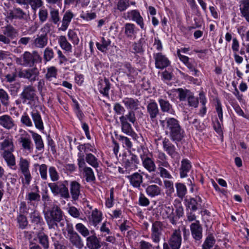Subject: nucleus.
<instances>
[{
    "label": "nucleus",
    "instance_id": "obj_54",
    "mask_svg": "<svg viewBox=\"0 0 249 249\" xmlns=\"http://www.w3.org/2000/svg\"><path fill=\"white\" fill-rule=\"evenodd\" d=\"M39 243L43 246L44 249H47L49 247L48 239L46 235L43 232H40L38 234Z\"/></svg>",
    "mask_w": 249,
    "mask_h": 249
},
{
    "label": "nucleus",
    "instance_id": "obj_30",
    "mask_svg": "<svg viewBox=\"0 0 249 249\" xmlns=\"http://www.w3.org/2000/svg\"><path fill=\"white\" fill-rule=\"evenodd\" d=\"M191 164L189 160L186 159L183 160L181 161V166L180 169V176L181 178H184L187 176L189 172Z\"/></svg>",
    "mask_w": 249,
    "mask_h": 249
},
{
    "label": "nucleus",
    "instance_id": "obj_12",
    "mask_svg": "<svg viewBox=\"0 0 249 249\" xmlns=\"http://www.w3.org/2000/svg\"><path fill=\"white\" fill-rule=\"evenodd\" d=\"M0 126L7 130L16 129L17 127L15 121L7 114L0 116Z\"/></svg>",
    "mask_w": 249,
    "mask_h": 249
},
{
    "label": "nucleus",
    "instance_id": "obj_61",
    "mask_svg": "<svg viewBox=\"0 0 249 249\" xmlns=\"http://www.w3.org/2000/svg\"><path fill=\"white\" fill-rule=\"evenodd\" d=\"M49 173L51 180L55 181L59 179V174L55 167L51 166L49 169Z\"/></svg>",
    "mask_w": 249,
    "mask_h": 249
},
{
    "label": "nucleus",
    "instance_id": "obj_21",
    "mask_svg": "<svg viewBox=\"0 0 249 249\" xmlns=\"http://www.w3.org/2000/svg\"><path fill=\"white\" fill-rule=\"evenodd\" d=\"M73 17L74 14L70 10L66 11L63 16L62 25L59 30L65 31L67 29Z\"/></svg>",
    "mask_w": 249,
    "mask_h": 249
},
{
    "label": "nucleus",
    "instance_id": "obj_58",
    "mask_svg": "<svg viewBox=\"0 0 249 249\" xmlns=\"http://www.w3.org/2000/svg\"><path fill=\"white\" fill-rule=\"evenodd\" d=\"M17 221L19 228L24 229L28 225L26 217L22 214L19 215L17 217Z\"/></svg>",
    "mask_w": 249,
    "mask_h": 249
},
{
    "label": "nucleus",
    "instance_id": "obj_43",
    "mask_svg": "<svg viewBox=\"0 0 249 249\" xmlns=\"http://www.w3.org/2000/svg\"><path fill=\"white\" fill-rule=\"evenodd\" d=\"M147 110L151 118H155L159 113L157 104L155 102H150L147 106Z\"/></svg>",
    "mask_w": 249,
    "mask_h": 249
},
{
    "label": "nucleus",
    "instance_id": "obj_32",
    "mask_svg": "<svg viewBox=\"0 0 249 249\" xmlns=\"http://www.w3.org/2000/svg\"><path fill=\"white\" fill-rule=\"evenodd\" d=\"M48 43V38L46 35L37 36L35 39L34 44L36 47L39 48H44Z\"/></svg>",
    "mask_w": 249,
    "mask_h": 249
},
{
    "label": "nucleus",
    "instance_id": "obj_63",
    "mask_svg": "<svg viewBox=\"0 0 249 249\" xmlns=\"http://www.w3.org/2000/svg\"><path fill=\"white\" fill-rule=\"evenodd\" d=\"M187 102L188 105L190 107H197L198 104V101L197 98H196L194 94L192 93L190 96L188 98Z\"/></svg>",
    "mask_w": 249,
    "mask_h": 249
},
{
    "label": "nucleus",
    "instance_id": "obj_33",
    "mask_svg": "<svg viewBox=\"0 0 249 249\" xmlns=\"http://www.w3.org/2000/svg\"><path fill=\"white\" fill-rule=\"evenodd\" d=\"M156 162L159 167L169 168L170 165L167 161V156L163 152H159L157 156Z\"/></svg>",
    "mask_w": 249,
    "mask_h": 249
},
{
    "label": "nucleus",
    "instance_id": "obj_50",
    "mask_svg": "<svg viewBox=\"0 0 249 249\" xmlns=\"http://www.w3.org/2000/svg\"><path fill=\"white\" fill-rule=\"evenodd\" d=\"M75 229L84 237H87L89 234V230L82 223L77 224Z\"/></svg>",
    "mask_w": 249,
    "mask_h": 249
},
{
    "label": "nucleus",
    "instance_id": "obj_37",
    "mask_svg": "<svg viewBox=\"0 0 249 249\" xmlns=\"http://www.w3.org/2000/svg\"><path fill=\"white\" fill-rule=\"evenodd\" d=\"M174 209L170 207H166L163 212L164 218H168L170 222L175 224L177 221V217L173 214Z\"/></svg>",
    "mask_w": 249,
    "mask_h": 249
},
{
    "label": "nucleus",
    "instance_id": "obj_42",
    "mask_svg": "<svg viewBox=\"0 0 249 249\" xmlns=\"http://www.w3.org/2000/svg\"><path fill=\"white\" fill-rule=\"evenodd\" d=\"M78 149L79 151V153H82L84 155L82 152L87 154L88 152H92L96 153L97 152L96 149L93 145L90 143H85L84 144L80 145L78 146Z\"/></svg>",
    "mask_w": 249,
    "mask_h": 249
},
{
    "label": "nucleus",
    "instance_id": "obj_25",
    "mask_svg": "<svg viewBox=\"0 0 249 249\" xmlns=\"http://www.w3.org/2000/svg\"><path fill=\"white\" fill-rule=\"evenodd\" d=\"M31 116L36 128L40 131H43L44 127L40 115L37 111H32Z\"/></svg>",
    "mask_w": 249,
    "mask_h": 249
},
{
    "label": "nucleus",
    "instance_id": "obj_15",
    "mask_svg": "<svg viewBox=\"0 0 249 249\" xmlns=\"http://www.w3.org/2000/svg\"><path fill=\"white\" fill-rule=\"evenodd\" d=\"M88 218L89 224L96 227L103 219L102 213L97 209H95L92 211L91 214L89 215Z\"/></svg>",
    "mask_w": 249,
    "mask_h": 249
},
{
    "label": "nucleus",
    "instance_id": "obj_11",
    "mask_svg": "<svg viewBox=\"0 0 249 249\" xmlns=\"http://www.w3.org/2000/svg\"><path fill=\"white\" fill-rule=\"evenodd\" d=\"M178 57L179 60L192 72V74L195 76H198L199 71L196 68V63L192 58L180 54L178 53Z\"/></svg>",
    "mask_w": 249,
    "mask_h": 249
},
{
    "label": "nucleus",
    "instance_id": "obj_57",
    "mask_svg": "<svg viewBox=\"0 0 249 249\" xmlns=\"http://www.w3.org/2000/svg\"><path fill=\"white\" fill-rule=\"evenodd\" d=\"M36 166L39 167V171L41 178L43 179L47 178V166L45 164L39 165L38 164L35 165Z\"/></svg>",
    "mask_w": 249,
    "mask_h": 249
},
{
    "label": "nucleus",
    "instance_id": "obj_41",
    "mask_svg": "<svg viewBox=\"0 0 249 249\" xmlns=\"http://www.w3.org/2000/svg\"><path fill=\"white\" fill-rule=\"evenodd\" d=\"M58 41L62 49L67 52H71L72 46L67 41L65 36H59L58 39Z\"/></svg>",
    "mask_w": 249,
    "mask_h": 249
},
{
    "label": "nucleus",
    "instance_id": "obj_22",
    "mask_svg": "<svg viewBox=\"0 0 249 249\" xmlns=\"http://www.w3.org/2000/svg\"><path fill=\"white\" fill-rule=\"evenodd\" d=\"M19 142L25 150L31 151L32 141L30 135L26 131H24L21 134Z\"/></svg>",
    "mask_w": 249,
    "mask_h": 249
},
{
    "label": "nucleus",
    "instance_id": "obj_55",
    "mask_svg": "<svg viewBox=\"0 0 249 249\" xmlns=\"http://www.w3.org/2000/svg\"><path fill=\"white\" fill-rule=\"evenodd\" d=\"M215 243V240L213 237H207L202 245V249H211Z\"/></svg>",
    "mask_w": 249,
    "mask_h": 249
},
{
    "label": "nucleus",
    "instance_id": "obj_4",
    "mask_svg": "<svg viewBox=\"0 0 249 249\" xmlns=\"http://www.w3.org/2000/svg\"><path fill=\"white\" fill-rule=\"evenodd\" d=\"M78 165L80 170L85 173L86 179L87 182L92 181L95 179L93 170L89 167L86 166L85 161L84 155L82 153H78Z\"/></svg>",
    "mask_w": 249,
    "mask_h": 249
},
{
    "label": "nucleus",
    "instance_id": "obj_47",
    "mask_svg": "<svg viewBox=\"0 0 249 249\" xmlns=\"http://www.w3.org/2000/svg\"><path fill=\"white\" fill-rule=\"evenodd\" d=\"M176 188L177 196L180 198H183L187 192L185 185L181 183H177L176 184Z\"/></svg>",
    "mask_w": 249,
    "mask_h": 249
},
{
    "label": "nucleus",
    "instance_id": "obj_8",
    "mask_svg": "<svg viewBox=\"0 0 249 249\" xmlns=\"http://www.w3.org/2000/svg\"><path fill=\"white\" fill-rule=\"evenodd\" d=\"M163 229V224L160 221H155L152 224L151 238L153 242L155 243L160 242Z\"/></svg>",
    "mask_w": 249,
    "mask_h": 249
},
{
    "label": "nucleus",
    "instance_id": "obj_31",
    "mask_svg": "<svg viewBox=\"0 0 249 249\" xmlns=\"http://www.w3.org/2000/svg\"><path fill=\"white\" fill-rule=\"evenodd\" d=\"M85 158V161H86L89 165L91 166L94 168H97L99 167L100 161L93 154L91 153H87L86 154Z\"/></svg>",
    "mask_w": 249,
    "mask_h": 249
},
{
    "label": "nucleus",
    "instance_id": "obj_36",
    "mask_svg": "<svg viewBox=\"0 0 249 249\" xmlns=\"http://www.w3.org/2000/svg\"><path fill=\"white\" fill-rule=\"evenodd\" d=\"M80 185L76 181H72L71 183L70 191L72 198L77 200L80 195Z\"/></svg>",
    "mask_w": 249,
    "mask_h": 249
},
{
    "label": "nucleus",
    "instance_id": "obj_60",
    "mask_svg": "<svg viewBox=\"0 0 249 249\" xmlns=\"http://www.w3.org/2000/svg\"><path fill=\"white\" fill-rule=\"evenodd\" d=\"M59 195H60L62 197L65 199H67L70 197L68 189L64 184H60Z\"/></svg>",
    "mask_w": 249,
    "mask_h": 249
},
{
    "label": "nucleus",
    "instance_id": "obj_1",
    "mask_svg": "<svg viewBox=\"0 0 249 249\" xmlns=\"http://www.w3.org/2000/svg\"><path fill=\"white\" fill-rule=\"evenodd\" d=\"M160 123L164 128L169 131L171 139L173 141L179 142L184 137V131L177 119L168 117L165 120L160 121Z\"/></svg>",
    "mask_w": 249,
    "mask_h": 249
},
{
    "label": "nucleus",
    "instance_id": "obj_13",
    "mask_svg": "<svg viewBox=\"0 0 249 249\" xmlns=\"http://www.w3.org/2000/svg\"><path fill=\"white\" fill-rule=\"evenodd\" d=\"M154 58L155 60V66L157 69H163L170 64L168 59L161 53L154 54Z\"/></svg>",
    "mask_w": 249,
    "mask_h": 249
},
{
    "label": "nucleus",
    "instance_id": "obj_28",
    "mask_svg": "<svg viewBox=\"0 0 249 249\" xmlns=\"http://www.w3.org/2000/svg\"><path fill=\"white\" fill-rule=\"evenodd\" d=\"M145 192L149 196L154 197L160 194L161 189L156 185H150L146 187Z\"/></svg>",
    "mask_w": 249,
    "mask_h": 249
},
{
    "label": "nucleus",
    "instance_id": "obj_6",
    "mask_svg": "<svg viewBox=\"0 0 249 249\" xmlns=\"http://www.w3.org/2000/svg\"><path fill=\"white\" fill-rule=\"evenodd\" d=\"M124 18L126 19L132 20L135 22L141 29L145 30L144 26V19L138 10L134 9L128 11L124 14Z\"/></svg>",
    "mask_w": 249,
    "mask_h": 249
},
{
    "label": "nucleus",
    "instance_id": "obj_5",
    "mask_svg": "<svg viewBox=\"0 0 249 249\" xmlns=\"http://www.w3.org/2000/svg\"><path fill=\"white\" fill-rule=\"evenodd\" d=\"M139 153L142 165L144 168L149 172H154L156 168V165L153 160L147 156V154L148 153V150L144 148H142V149L139 150Z\"/></svg>",
    "mask_w": 249,
    "mask_h": 249
},
{
    "label": "nucleus",
    "instance_id": "obj_51",
    "mask_svg": "<svg viewBox=\"0 0 249 249\" xmlns=\"http://www.w3.org/2000/svg\"><path fill=\"white\" fill-rule=\"evenodd\" d=\"M122 118H124V121H129L130 122L134 124L136 121V118L135 116V114L134 112L132 110H130L128 111V113L125 115H122L120 117V121L122 120Z\"/></svg>",
    "mask_w": 249,
    "mask_h": 249
},
{
    "label": "nucleus",
    "instance_id": "obj_19",
    "mask_svg": "<svg viewBox=\"0 0 249 249\" xmlns=\"http://www.w3.org/2000/svg\"><path fill=\"white\" fill-rule=\"evenodd\" d=\"M130 184L135 188H139L143 181V177L142 174L137 172L127 176Z\"/></svg>",
    "mask_w": 249,
    "mask_h": 249
},
{
    "label": "nucleus",
    "instance_id": "obj_59",
    "mask_svg": "<svg viewBox=\"0 0 249 249\" xmlns=\"http://www.w3.org/2000/svg\"><path fill=\"white\" fill-rule=\"evenodd\" d=\"M11 17L13 18H23L25 13L20 8H16L10 13Z\"/></svg>",
    "mask_w": 249,
    "mask_h": 249
},
{
    "label": "nucleus",
    "instance_id": "obj_14",
    "mask_svg": "<svg viewBox=\"0 0 249 249\" xmlns=\"http://www.w3.org/2000/svg\"><path fill=\"white\" fill-rule=\"evenodd\" d=\"M36 96L35 90L31 86H27L24 89L21 94V98L23 100V103H30L34 101Z\"/></svg>",
    "mask_w": 249,
    "mask_h": 249
},
{
    "label": "nucleus",
    "instance_id": "obj_35",
    "mask_svg": "<svg viewBox=\"0 0 249 249\" xmlns=\"http://www.w3.org/2000/svg\"><path fill=\"white\" fill-rule=\"evenodd\" d=\"M124 34L128 37H132L135 36L137 33V29L136 26L131 23H127L125 24Z\"/></svg>",
    "mask_w": 249,
    "mask_h": 249
},
{
    "label": "nucleus",
    "instance_id": "obj_2",
    "mask_svg": "<svg viewBox=\"0 0 249 249\" xmlns=\"http://www.w3.org/2000/svg\"><path fill=\"white\" fill-rule=\"evenodd\" d=\"M0 150L1 155L6 162L7 166L13 170H16L15 157L13 154L14 146L12 137H7L1 142Z\"/></svg>",
    "mask_w": 249,
    "mask_h": 249
},
{
    "label": "nucleus",
    "instance_id": "obj_34",
    "mask_svg": "<svg viewBox=\"0 0 249 249\" xmlns=\"http://www.w3.org/2000/svg\"><path fill=\"white\" fill-rule=\"evenodd\" d=\"M240 10L242 16L249 22V0H243L242 1Z\"/></svg>",
    "mask_w": 249,
    "mask_h": 249
},
{
    "label": "nucleus",
    "instance_id": "obj_38",
    "mask_svg": "<svg viewBox=\"0 0 249 249\" xmlns=\"http://www.w3.org/2000/svg\"><path fill=\"white\" fill-rule=\"evenodd\" d=\"M115 9L120 12L125 11L130 6L129 0H115Z\"/></svg>",
    "mask_w": 249,
    "mask_h": 249
},
{
    "label": "nucleus",
    "instance_id": "obj_20",
    "mask_svg": "<svg viewBox=\"0 0 249 249\" xmlns=\"http://www.w3.org/2000/svg\"><path fill=\"white\" fill-rule=\"evenodd\" d=\"M122 103L126 108L132 111L137 110L140 106L138 100L132 98L125 97L123 99Z\"/></svg>",
    "mask_w": 249,
    "mask_h": 249
},
{
    "label": "nucleus",
    "instance_id": "obj_29",
    "mask_svg": "<svg viewBox=\"0 0 249 249\" xmlns=\"http://www.w3.org/2000/svg\"><path fill=\"white\" fill-rule=\"evenodd\" d=\"M32 134V138L34 141L36 149L38 151H41L44 149V143L41 136L33 131H29Z\"/></svg>",
    "mask_w": 249,
    "mask_h": 249
},
{
    "label": "nucleus",
    "instance_id": "obj_56",
    "mask_svg": "<svg viewBox=\"0 0 249 249\" xmlns=\"http://www.w3.org/2000/svg\"><path fill=\"white\" fill-rule=\"evenodd\" d=\"M69 40L74 44H78L79 41V38L74 30H69L68 33Z\"/></svg>",
    "mask_w": 249,
    "mask_h": 249
},
{
    "label": "nucleus",
    "instance_id": "obj_52",
    "mask_svg": "<svg viewBox=\"0 0 249 249\" xmlns=\"http://www.w3.org/2000/svg\"><path fill=\"white\" fill-rule=\"evenodd\" d=\"M192 92L188 90L178 89V97L181 101H187Z\"/></svg>",
    "mask_w": 249,
    "mask_h": 249
},
{
    "label": "nucleus",
    "instance_id": "obj_7",
    "mask_svg": "<svg viewBox=\"0 0 249 249\" xmlns=\"http://www.w3.org/2000/svg\"><path fill=\"white\" fill-rule=\"evenodd\" d=\"M20 170L24 177L22 182L29 185L31 182L32 177L29 170L30 161L27 159L21 158L19 162Z\"/></svg>",
    "mask_w": 249,
    "mask_h": 249
},
{
    "label": "nucleus",
    "instance_id": "obj_46",
    "mask_svg": "<svg viewBox=\"0 0 249 249\" xmlns=\"http://www.w3.org/2000/svg\"><path fill=\"white\" fill-rule=\"evenodd\" d=\"M97 16L95 12L89 11L82 12L80 17L86 21H89L96 18Z\"/></svg>",
    "mask_w": 249,
    "mask_h": 249
},
{
    "label": "nucleus",
    "instance_id": "obj_48",
    "mask_svg": "<svg viewBox=\"0 0 249 249\" xmlns=\"http://www.w3.org/2000/svg\"><path fill=\"white\" fill-rule=\"evenodd\" d=\"M0 101L1 104L5 107L9 105V96L4 89H0Z\"/></svg>",
    "mask_w": 249,
    "mask_h": 249
},
{
    "label": "nucleus",
    "instance_id": "obj_45",
    "mask_svg": "<svg viewBox=\"0 0 249 249\" xmlns=\"http://www.w3.org/2000/svg\"><path fill=\"white\" fill-rule=\"evenodd\" d=\"M57 74V69L54 66L48 67L45 74L46 78L51 81L53 78H56Z\"/></svg>",
    "mask_w": 249,
    "mask_h": 249
},
{
    "label": "nucleus",
    "instance_id": "obj_18",
    "mask_svg": "<svg viewBox=\"0 0 249 249\" xmlns=\"http://www.w3.org/2000/svg\"><path fill=\"white\" fill-rule=\"evenodd\" d=\"M35 62V58L32 54L28 52H25L22 56L17 59V62L24 66H31Z\"/></svg>",
    "mask_w": 249,
    "mask_h": 249
},
{
    "label": "nucleus",
    "instance_id": "obj_27",
    "mask_svg": "<svg viewBox=\"0 0 249 249\" xmlns=\"http://www.w3.org/2000/svg\"><path fill=\"white\" fill-rule=\"evenodd\" d=\"M138 163V160L136 156L132 155L130 159H128L125 161V168L128 171L135 170L137 168V164Z\"/></svg>",
    "mask_w": 249,
    "mask_h": 249
},
{
    "label": "nucleus",
    "instance_id": "obj_64",
    "mask_svg": "<svg viewBox=\"0 0 249 249\" xmlns=\"http://www.w3.org/2000/svg\"><path fill=\"white\" fill-rule=\"evenodd\" d=\"M114 189L111 188L110 190V196L107 198L106 200V206L108 208H110L113 206L114 204Z\"/></svg>",
    "mask_w": 249,
    "mask_h": 249
},
{
    "label": "nucleus",
    "instance_id": "obj_16",
    "mask_svg": "<svg viewBox=\"0 0 249 249\" xmlns=\"http://www.w3.org/2000/svg\"><path fill=\"white\" fill-rule=\"evenodd\" d=\"M124 120V118H122V120L120 121L122 132L131 136L134 140H137L138 138V135L133 130L131 125Z\"/></svg>",
    "mask_w": 249,
    "mask_h": 249
},
{
    "label": "nucleus",
    "instance_id": "obj_24",
    "mask_svg": "<svg viewBox=\"0 0 249 249\" xmlns=\"http://www.w3.org/2000/svg\"><path fill=\"white\" fill-rule=\"evenodd\" d=\"M38 74L39 72L36 69L23 70L20 73L21 77L27 78L31 81H35Z\"/></svg>",
    "mask_w": 249,
    "mask_h": 249
},
{
    "label": "nucleus",
    "instance_id": "obj_53",
    "mask_svg": "<svg viewBox=\"0 0 249 249\" xmlns=\"http://www.w3.org/2000/svg\"><path fill=\"white\" fill-rule=\"evenodd\" d=\"M119 140L122 142L123 146L125 148L129 149L132 148L133 144L128 138L124 136H119Z\"/></svg>",
    "mask_w": 249,
    "mask_h": 249
},
{
    "label": "nucleus",
    "instance_id": "obj_17",
    "mask_svg": "<svg viewBox=\"0 0 249 249\" xmlns=\"http://www.w3.org/2000/svg\"><path fill=\"white\" fill-rule=\"evenodd\" d=\"M190 230L193 237L196 240H200L202 237V228L199 221H196L190 225Z\"/></svg>",
    "mask_w": 249,
    "mask_h": 249
},
{
    "label": "nucleus",
    "instance_id": "obj_44",
    "mask_svg": "<svg viewBox=\"0 0 249 249\" xmlns=\"http://www.w3.org/2000/svg\"><path fill=\"white\" fill-rule=\"evenodd\" d=\"M121 70L124 73H126L128 76H134L137 73L133 68L131 67L130 64H124L121 67Z\"/></svg>",
    "mask_w": 249,
    "mask_h": 249
},
{
    "label": "nucleus",
    "instance_id": "obj_9",
    "mask_svg": "<svg viewBox=\"0 0 249 249\" xmlns=\"http://www.w3.org/2000/svg\"><path fill=\"white\" fill-rule=\"evenodd\" d=\"M182 243L181 232L179 229L173 231L168 240V244L172 249H180Z\"/></svg>",
    "mask_w": 249,
    "mask_h": 249
},
{
    "label": "nucleus",
    "instance_id": "obj_39",
    "mask_svg": "<svg viewBox=\"0 0 249 249\" xmlns=\"http://www.w3.org/2000/svg\"><path fill=\"white\" fill-rule=\"evenodd\" d=\"M110 39L102 37L100 42L96 43L97 49L103 53L106 52L108 46L110 45Z\"/></svg>",
    "mask_w": 249,
    "mask_h": 249
},
{
    "label": "nucleus",
    "instance_id": "obj_49",
    "mask_svg": "<svg viewBox=\"0 0 249 249\" xmlns=\"http://www.w3.org/2000/svg\"><path fill=\"white\" fill-rule=\"evenodd\" d=\"M52 239L53 241L55 249H64V247L59 242L61 239L60 234L55 232L54 234L52 235Z\"/></svg>",
    "mask_w": 249,
    "mask_h": 249
},
{
    "label": "nucleus",
    "instance_id": "obj_26",
    "mask_svg": "<svg viewBox=\"0 0 249 249\" xmlns=\"http://www.w3.org/2000/svg\"><path fill=\"white\" fill-rule=\"evenodd\" d=\"M86 245L89 249H99L101 247L100 241L95 235L87 237Z\"/></svg>",
    "mask_w": 249,
    "mask_h": 249
},
{
    "label": "nucleus",
    "instance_id": "obj_23",
    "mask_svg": "<svg viewBox=\"0 0 249 249\" xmlns=\"http://www.w3.org/2000/svg\"><path fill=\"white\" fill-rule=\"evenodd\" d=\"M201 200L200 197H197L196 198H190L185 200V205L187 208L196 211L198 209L201 205Z\"/></svg>",
    "mask_w": 249,
    "mask_h": 249
},
{
    "label": "nucleus",
    "instance_id": "obj_40",
    "mask_svg": "<svg viewBox=\"0 0 249 249\" xmlns=\"http://www.w3.org/2000/svg\"><path fill=\"white\" fill-rule=\"evenodd\" d=\"M159 102L162 111L167 112L171 114H174L175 111L172 108V106L168 101L163 99H160Z\"/></svg>",
    "mask_w": 249,
    "mask_h": 249
},
{
    "label": "nucleus",
    "instance_id": "obj_10",
    "mask_svg": "<svg viewBox=\"0 0 249 249\" xmlns=\"http://www.w3.org/2000/svg\"><path fill=\"white\" fill-rule=\"evenodd\" d=\"M68 233L71 242L73 246L78 249H81L83 246V244L80 236L73 231L72 225L67 224Z\"/></svg>",
    "mask_w": 249,
    "mask_h": 249
},
{
    "label": "nucleus",
    "instance_id": "obj_3",
    "mask_svg": "<svg viewBox=\"0 0 249 249\" xmlns=\"http://www.w3.org/2000/svg\"><path fill=\"white\" fill-rule=\"evenodd\" d=\"M45 218L50 229H54L57 226V223L62 218V212L57 206H53L52 209L46 212Z\"/></svg>",
    "mask_w": 249,
    "mask_h": 249
},
{
    "label": "nucleus",
    "instance_id": "obj_62",
    "mask_svg": "<svg viewBox=\"0 0 249 249\" xmlns=\"http://www.w3.org/2000/svg\"><path fill=\"white\" fill-rule=\"evenodd\" d=\"M21 123L27 127H32L33 126L32 122L27 114H24L20 118Z\"/></svg>",
    "mask_w": 249,
    "mask_h": 249
}]
</instances>
